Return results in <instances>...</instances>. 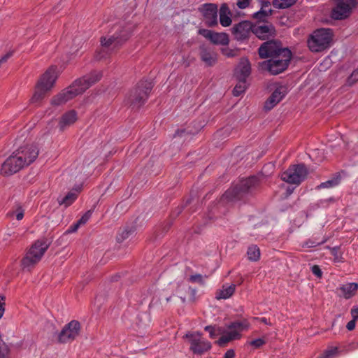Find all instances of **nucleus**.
Instances as JSON below:
<instances>
[{
  "mask_svg": "<svg viewBox=\"0 0 358 358\" xmlns=\"http://www.w3.org/2000/svg\"><path fill=\"white\" fill-rule=\"evenodd\" d=\"M77 120V113L74 110H69L64 113L59 122V127L64 130L66 127L73 124Z\"/></svg>",
  "mask_w": 358,
  "mask_h": 358,
  "instance_id": "obj_25",
  "label": "nucleus"
},
{
  "mask_svg": "<svg viewBox=\"0 0 358 358\" xmlns=\"http://www.w3.org/2000/svg\"><path fill=\"white\" fill-rule=\"evenodd\" d=\"M287 89L285 86L278 87L268 98L264 103V108L267 110H271L287 94Z\"/></svg>",
  "mask_w": 358,
  "mask_h": 358,
  "instance_id": "obj_19",
  "label": "nucleus"
},
{
  "mask_svg": "<svg viewBox=\"0 0 358 358\" xmlns=\"http://www.w3.org/2000/svg\"><path fill=\"white\" fill-rule=\"evenodd\" d=\"M358 80V68L355 70L348 78V83L352 85Z\"/></svg>",
  "mask_w": 358,
  "mask_h": 358,
  "instance_id": "obj_43",
  "label": "nucleus"
},
{
  "mask_svg": "<svg viewBox=\"0 0 358 358\" xmlns=\"http://www.w3.org/2000/svg\"><path fill=\"white\" fill-rule=\"evenodd\" d=\"M103 57V56L100 55V56H99V59H101V58H102Z\"/></svg>",
  "mask_w": 358,
  "mask_h": 358,
  "instance_id": "obj_58",
  "label": "nucleus"
},
{
  "mask_svg": "<svg viewBox=\"0 0 358 358\" xmlns=\"http://www.w3.org/2000/svg\"><path fill=\"white\" fill-rule=\"evenodd\" d=\"M78 50V47L75 48L74 50H72V53H76Z\"/></svg>",
  "mask_w": 358,
  "mask_h": 358,
  "instance_id": "obj_56",
  "label": "nucleus"
},
{
  "mask_svg": "<svg viewBox=\"0 0 358 358\" xmlns=\"http://www.w3.org/2000/svg\"><path fill=\"white\" fill-rule=\"evenodd\" d=\"M9 348L2 340L0 335V358H9Z\"/></svg>",
  "mask_w": 358,
  "mask_h": 358,
  "instance_id": "obj_35",
  "label": "nucleus"
},
{
  "mask_svg": "<svg viewBox=\"0 0 358 358\" xmlns=\"http://www.w3.org/2000/svg\"><path fill=\"white\" fill-rule=\"evenodd\" d=\"M339 353L338 348L329 346L317 358H334Z\"/></svg>",
  "mask_w": 358,
  "mask_h": 358,
  "instance_id": "obj_32",
  "label": "nucleus"
},
{
  "mask_svg": "<svg viewBox=\"0 0 358 358\" xmlns=\"http://www.w3.org/2000/svg\"><path fill=\"white\" fill-rule=\"evenodd\" d=\"M266 343V341L262 338H257L250 342V345L255 348H259Z\"/></svg>",
  "mask_w": 358,
  "mask_h": 358,
  "instance_id": "obj_41",
  "label": "nucleus"
},
{
  "mask_svg": "<svg viewBox=\"0 0 358 358\" xmlns=\"http://www.w3.org/2000/svg\"><path fill=\"white\" fill-rule=\"evenodd\" d=\"M248 257L250 261L256 262L260 257V251L257 245H251L248 249Z\"/></svg>",
  "mask_w": 358,
  "mask_h": 358,
  "instance_id": "obj_31",
  "label": "nucleus"
},
{
  "mask_svg": "<svg viewBox=\"0 0 358 358\" xmlns=\"http://www.w3.org/2000/svg\"><path fill=\"white\" fill-rule=\"evenodd\" d=\"M283 50H289L281 48L280 43L275 41L264 43L259 48V55L261 58H271L281 54Z\"/></svg>",
  "mask_w": 358,
  "mask_h": 358,
  "instance_id": "obj_15",
  "label": "nucleus"
},
{
  "mask_svg": "<svg viewBox=\"0 0 358 358\" xmlns=\"http://www.w3.org/2000/svg\"><path fill=\"white\" fill-rule=\"evenodd\" d=\"M291 59V51L283 50L281 54L260 63L259 66L272 75H278L287 69Z\"/></svg>",
  "mask_w": 358,
  "mask_h": 358,
  "instance_id": "obj_7",
  "label": "nucleus"
},
{
  "mask_svg": "<svg viewBox=\"0 0 358 358\" xmlns=\"http://www.w3.org/2000/svg\"><path fill=\"white\" fill-rule=\"evenodd\" d=\"M234 357L235 352L232 349L228 350L224 355V358H234Z\"/></svg>",
  "mask_w": 358,
  "mask_h": 358,
  "instance_id": "obj_50",
  "label": "nucleus"
},
{
  "mask_svg": "<svg viewBox=\"0 0 358 358\" xmlns=\"http://www.w3.org/2000/svg\"><path fill=\"white\" fill-rule=\"evenodd\" d=\"M189 280L192 282H198L201 285L204 283L203 276L201 274L192 275Z\"/></svg>",
  "mask_w": 358,
  "mask_h": 358,
  "instance_id": "obj_40",
  "label": "nucleus"
},
{
  "mask_svg": "<svg viewBox=\"0 0 358 358\" xmlns=\"http://www.w3.org/2000/svg\"><path fill=\"white\" fill-rule=\"evenodd\" d=\"M187 289H188V290L191 291V292L192 293L193 295H194V294H195L194 289H192L190 287H188Z\"/></svg>",
  "mask_w": 358,
  "mask_h": 358,
  "instance_id": "obj_54",
  "label": "nucleus"
},
{
  "mask_svg": "<svg viewBox=\"0 0 358 358\" xmlns=\"http://www.w3.org/2000/svg\"><path fill=\"white\" fill-rule=\"evenodd\" d=\"M355 325H356V320L353 319L348 322V324L346 325V328L349 331H352L355 328Z\"/></svg>",
  "mask_w": 358,
  "mask_h": 358,
  "instance_id": "obj_49",
  "label": "nucleus"
},
{
  "mask_svg": "<svg viewBox=\"0 0 358 358\" xmlns=\"http://www.w3.org/2000/svg\"><path fill=\"white\" fill-rule=\"evenodd\" d=\"M358 290V284L357 282H348L341 285L336 289V293L338 296L349 299L353 297Z\"/></svg>",
  "mask_w": 358,
  "mask_h": 358,
  "instance_id": "obj_22",
  "label": "nucleus"
},
{
  "mask_svg": "<svg viewBox=\"0 0 358 358\" xmlns=\"http://www.w3.org/2000/svg\"><path fill=\"white\" fill-rule=\"evenodd\" d=\"M200 57L208 66H213L217 62V54L210 48L205 46L200 48Z\"/></svg>",
  "mask_w": 358,
  "mask_h": 358,
  "instance_id": "obj_24",
  "label": "nucleus"
},
{
  "mask_svg": "<svg viewBox=\"0 0 358 358\" xmlns=\"http://www.w3.org/2000/svg\"><path fill=\"white\" fill-rule=\"evenodd\" d=\"M24 210L22 207L18 206L15 211L10 213V215H15L17 220L20 221L23 219Z\"/></svg>",
  "mask_w": 358,
  "mask_h": 358,
  "instance_id": "obj_37",
  "label": "nucleus"
},
{
  "mask_svg": "<svg viewBox=\"0 0 358 358\" xmlns=\"http://www.w3.org/2000/svg\"><path fill=\"white\" fill-rule=\"evenodd\" d=\"M49 245L45 241H35L21 260L22 268L28 271H31L41 261Z\"/></svg>",
  "mask_w": 358,
  "mask_h": 358,
  "instance_id": "obj_4",
  "label": "nucleus"
},
{
  "mask_svg": "<svg viewBox=\"0 0 358 358\" xmlns=\"http://www.w3.org/2000/svg\"><path fill=\"white\" fill-rule=\"evenodd\" d=\"M57 69V66H52L41 76L31 97L32 103H39L45 96L46 93L52 88L58 76Z\"/></svg>",
  "mask_w": 358,
  "mask_h": 358,
  "instance_id": "obj_3",
  "label": "nucleus"
},
{
  "mask_svg": "<svg viewBox=\"0 0 358 358\" xmlns=\"http://www.w3.org/2000/svg\"><path fill=\"white\" fill-rule=\"evenodd\" d=\"M357 345H358V343H357Z\"/></svg>",
  "mask_w": 358,
  "mask_h": 358,
  "instance_id": "obj_59",
  "label": "nucleus"
},
{
  "mask_svg": "<svg viewBox=\"0 0 358 358\" xmlns=\"http://www.w3.org/2000/svg\"><path fill=\"white\" fill-rule=\"evenodd\" d=\"M253 34L262 40L268 39L275 36V29L270 23L253 24Z\"/></svg>",
  "mask_w": 358,
  "mask_h": 358,
  "instance_id": "obj_18",
  "label": "nucleus"
},
{
  "mask_svg": "<svg viewBox=\"0 0 358 358\" xmlns=\"http://www.w3.org/2000/svg\"><path fill=\"white\" fill-rule=\"evenodd\" d=\"M231 32L236 40H244L253 33V24L249 21H242L234 25Z\"/></svg>",
  "mask_w": 358,
  "mask_h": 358,
  "instance_id": "obj_16",
  "label": "nucleus"
},
{
  "mask_svg": "<svg viewBox=\"0 0 358 358\" xmlns=\"http://www.w3.org/2000/svg\"><path fill=\"white\" fill-rule=\"evenodd\" d=\"M332 38L331 29L324 28L317 29L308 38V48L313 52H322L330 47Z\"/></svg>",
  "mask_w": 358,
  "mask_h": 358,
  "instance_id": "obj_5",
  "label": "nucleus"
},
{
  "mask_svg": "<svg viewBox=\"0 0 358 358\" xmlns=\"http://www.w3.org/2000/svg\"><path fill=\"white\" fill-rule=\"evenodd\" d=\"M350 313L353 319L357 320L358 319V307L352 308L351 309Z\"/></svg>",
  "mask_w": 358,
  "mask_h": 358,
  "instance_id": "obj_51",
  "label": "nucleus"
},
{
  "mask_svg": "<svg viewBox=\"0 0 358 358\" xmlns=\"http://www.w3.org/2000/svg\"><path fill=\"white\" fill-rule=\"evenodd\" d=\"M152 89V84L148 80L140 81L137 86L131 91L127 97V101L134 106L139 107L143 105L148 97Z\"/></svg>",
  "mask_w": 358,
  "mask_h": 358,
  "instance_id": "obj_9",
  "label": "nucleus"
},
{
  "mask_svg": "<svg viewBox=\"0 0 358 358\" xmlns=\"http://www.w3.org/2000/svg\"><path fill=\"white\" fill-rule=\"evenodd\" d=\"M308 174V170L305 164H294L282 173L281 179L287 183L299 185L307 178Z\"/></svg>",
  "mask_w": 358,
  "mask_h": 358,
  "instance_id": "obj_10",
  "label": "nucleus"
},
{
  "mask_svg": "<svg viewBox=\"0 0 358 358\" xmlns=\"http://www.w3.org/2000/svg\"><path fill=\"white\" fill-rule=\"evenodd\" d=\"M235 289L236 285L234 284L231 285H223L222 289L217 294V299H229L234 294Z\"/></svg>",
  "mask_w": 358,
  "mask_h": 358,
  "instance_id": "obj_28",
  "label": "nucleus"
},
{
  "mask_svg": "<svg viewBox=\"0 0 358 358\" xmlns=\"http://www.w3.org/2000/svg\"><path fill=\"white\" fill-rule=\"evenodd\" d=\"M357 5L356 0H334L331 17L335 20H343L350 16Z\"/></svg>",
  "mask_w": 358,
  "mask_h": 358,
  "instance_id": "obj_13",
  "label": "nucleus"
},
{
  "mask_svg": "<svg viewBox=\"0 0 358 358\" xmlns=\"http://www.w3.org/2000/svg\"><path fill=\"white\" fill-rule=\"evenodd\" d=\"M271 8L270 4L267 1H264L262 4L261 9L253 14V18L264 22L265 19L271 14Z\"/></svg>",
  "mask_w": 358,
  "mask_h": 358,
  "instance_id": "obj_27",
  "label": "nucleus"
},
{
  "mask_svg": "<svg viewBox=\"0 0 358 358\" xmlns=\"http://www.w3.org/2000/svg\"><path fill=\"white\" fill-rule=\"evenodd\" d=\"M13 52L10 51L1 57L0 58V66H1L3 64L7 62V61L13 56Z\"/></svg>",
  "mask_w": 358,
  "mask_h": 358,
  "instance_id": "obj_46",
  "label": "nucleus"
},
{
  "mask_svg": "<svg viewBox=\"0 0 358 358\" xmlns=\"http://www.w3.org/2000/svg\"><path fill=\"white\" fill-rule=\"evenodd\" d=\"M297 0H273V6L278 8H287L294 5Z\"/></svg>",
  "mask_w": 358,
  "mask_h": 358,
  "instance_id": "obj_33",
  "label": "nucleus"
},
{
  "mask_svg": "<svg viewBox=\"0 0 358 358\" xmlns=\"http://www.w3.org/2000/svg\"><path fill=\"white\" fill-rule=\"evenodd\" d=\"M203 15L208 27L217 24V6L215 4H205Z\"/></svg>",
  "mask_w": 358,
  "mask_h": 358,
  "instance_id": "obj_21",
  "label": "nucleus"
},
{
  "mask_svg": "<svg viewBox=\"0 0 358 358\" xmlns=\"http://www.w3.org/2000/svg\"><path fill=\"white\" fill-rule=\"evenodd\" d=\"M185 337L188 339L189 350L195 355H203L212 347L210 342L203 338L199 331L189 332Z\"/></svg>",
  "mask_w": 358,
  "mask_h": 358,
  "instance_id": "obj_11",
  "label": "nucleus"
},
{
  "mask_svg": "<svg viewBox=\"0 0 358 358\" xmlns=\"http://www.w3.org/2000/svg\"><path fill=\"white\" fill-rule=\"evenodd\" d=\"M102 77L101 71H92L90 73L75 80L69 87L63 90L57 95L52 97L51 104L60 106L83 94L92 85L98 82Z\"/></svg>",
  "mask_w": 358,
  "mask_h": 358,
  "instance_id": "obj_1",
  "label": "nucleus"
},
{
  "mask_svg": "<svg viewBox=\"0 0 358 358\" xmlns=\"http://www.w3.org/2000/svg\"><path fill=\"white\" fill-rule=\"evenodd\" d=\"M331 255L334 257V262H343V258L341 253L339 252V248L334 247L329 248Z\"/></svg>",
  "mask_w": 358,
  "mask_h": 358,
  "instance_id": "obj_36",
  "label": "nucleus"
},
{
  "mask_svg": "<svg viewBox=\"0 0 358 358\" xmlns=\"http://www.w3.org/2000/svg\"><path fill=\"white\" fill-rule=\"evenodd\" d=\"M220 22L223 27H229L231 24V12L226 3L221 5L219 10Z\"/></svg>",
  "mask_w": 358,
  "mask_h": 358,
  "instance_id": "obj_26",
  "label": "nucleus"
},
{
  "mask_svg": "<svg viewBox=\"0 0 358 358\" xmlns=\"http://www.w3.org/2000/svg\"><path fill=\"white\" fill-rule=\"evenodd\" d=\"M78 194L70 192L65 196L58 198L57 201L60 206L64 205L65 208L71 206L77 199Z\"/></svg>",
  "mask_w": 358,
  "mask_h": 358,
  "instance_id": "obj_29",
  "label": "nucleus"
},
{
  "mask_svg": "<svg viewBox=\"0 0 358 358\" xmlns=\"http://www.w3.org/2000/svg\"><path fill=\"white\" fill-rule=\"evenodd\" d=\"M131 234V230H129L127 229H125L122 231L121 234H119L117 236L118 241H122L123 240L127 238L129 236V234Z\"/></svg>",
  "mask_w": 358,
  "mask_h": 358,
  "instance_id": "obj_44",
  "label": "nucleus"
},
{
  "mask_svg": "<svg viewBox=\"0 0 358 358\" xmlns=\"http://www.w3.org/2000/svg\"><path fill=\"white\" fill-rule=\"evenodd\" d=\"M131 35V31L126 27H118L112 36L101 38V44L103 51H113L119 48Z\"/></svg>",
  "mask_w": 358,
  "mask_h": 358,
  "instance_id": "obj_8",
  "label": "nucleus"
},
{
  "mask_svg": "<svg viewBox=\"0 0 358 358\" xmlns=\"http://www.w3.org/2000/svg\"><path fill=\"white\" fill-rule=\"evenodd\" d=\"M179 297L180 298L182 303L185 302V297L184 296H180Z\"/></svg>",
  "mask_w": 358,
  "mask_h": 358,
  "instance_id": "obj_55",
  "label": "nucleus"
},
{
  "mask_svg": "<svg viewBox=\"0 0 358 358\" xmlns=\"http://www.w3.org/2000/svg\"><path fill=\"white\" fill-rule=\"evenodd\" d=\"M250 0H238L236 5L239 8L244 9L249 6Z\"/></svg>",
  "mask_w": 358,
  "mask_h": 358,
  "instance_id": "obj_47",
  "label": "nucleus"
},
{
  "mask_svg": "<svg viewBox=\"0 0 358 358\" xmlns=\"http://www.w3.org/2000/svg\"><path fill=\"white\" fill-rule=\"evenodd\" d=\"M311 271L313 275L317 276L318 278H321L322 276V271L318 265H313L311 267Z\"/></svg>",
  "mask_w": 358,
  "mask_h": 358,
  "instance_id": "obj_42",
  "label": "nucleus"
},
{
  "mask_svg": "<svg viewBox=\"0 0 358 358\" xmlns=\"http://www.w3.org/2000/svg\"><path fill=\"white\" fill-rule=\"evenodd\" d=\"M341 181L340 176H337L329 180H327L324 182H322L320 185L317 186V189H324V188H332L337 186Z\"/></svg>",
  "mask_w": 358,
  "mask_h": 358,
  "instance_id": "obj_30",
  "label": "nucleus"
},
{
  "mask_svg": "<svg viewBox=\"0 0 358 358\" xmlns=\"http://www.w3.org/2000/svg\"><path fill=\"white\" fill-rule=\"evenodd\" d=\"M199 34L216 45H228L229 39L225 33H217L206 29H201Z\"/></svg>",
  "mask_w": 358,
  "mask_h": 358,
  "instance_id": "obj_17",
  "label": "nucleus"
},
{
  "mask_svg": "<svg viewBox=\"0 0 358 358\" xmlns=\"http://www.w3.org/2000/svg\"><path fill=\"white\" fill-rule=\"evenodd\" d=\"M324 242H325V240L322 241L321 242H316V241H314L312 240H308L302 244V247L311 248L316 247L319 245H321V244L324 243Z\"/></svg>",
  "mask_w": 358,
  "mask_h": 358,
  "instance_id": "obj_38",
  "label": "nucleus"
},
{
  "mask_svg": "<svg viewBox=\"0 0 358 358\" xmlns=\"http://www.w3.org/2000/svg\"><path fill=\"white\" fill-rule=\"evenodd\" d=\"M5 300L6 297L3 295H0V319L3 317L5 311Z\"/></svg>",
  "mask_w": 358,
  "mask_h": 358,
  "instance_id": "obj_45",
  "label": "nucleus"
},
{
  "mask_svg": "<svg viewBox=\"0 0 358 358\" xmlns=\"http://www.w3.org/2000/svg\"><path fill=\"white\" fill-rule=\"evenodd\" d=\"M250 323L247 320L232 322L226 325V327L216 326H206L204 330L208 331L210 338H215L218 335L220 338L216 341L220 346H224L228 343L238 340L241 338V333L248 330Z\"/></svg>",
  "mask_w": 358,
  "mask_h": 358,
  "instance_id": "obj_2",
  "label": "nucleus"
},
{
  "mask_svg": "<svg viewBox=\"0 0 358 358\" xmlns=\"http://www.w3.org/2000/svg\"><path fill=\"white\" fill-rule=\"evenodd\" d=\"M80 324L77 320H72L66 324L59 334L60 343H66L73 341L80 334Z\"/></svg>",
  "mask_w": 358,
  "mask_h": 358,
  "instance_id": "obj_14",
  "label": "nucleus"
},
{
  "mask_svg": "<svg viewBox=\"0 0 358 358\" xmlns=\"http://www.w3.org/2000/svg\"><path fill=\"white\" fill-rule=\"evenodd\" d=\"M238 83L235 86L233 90V94L235 96H240L242 93H243L246 88V80H238Z\"/></svg>",
  "mask_w": 358,
  "mask_h": 358,
  "instance_id": "obj_34",
  "label": "nucleus"
},
{
  "mask_svg": "<svg viewBox=\"0 0 358 358\" xmlns=\"http://www.w3.org/2000/svg\"><path fill=\"white\" fill-rule=\"evenodd\" d=\"M21 169L22 166H20L17 157H15L13 152L3 163L1 171L3 175H12L20 171Z\"/></svg>",
  "mask_w": 358,
  "mask_h": 358,
  "instance_id": "obj_20",
  "label": "nucleus"
},
{
  "mask_svg": "<svg viewBox=\"0 0 358 358\" xmlns=\"http://www.w3.org/2000/svg\"><path fill=\"white\" fill-rule=\"evenodd\" d=\"M38 148L34 145H27L19 148L14 154L22 166V169L33 163L38 155Z\"/></svg>",
  "mask_w": 358,
  "mask_h": 358,
  "instance_id": "obj_12",
  "label": "nucleus"
},
{
  "mask_svg": "<svg viewBox=\"0 0 358 358\" xmlns=\"http://www.w3.org/2000/svg\"><path fill=\"white\" fill-rule=\"evenodd\" d=\"M222 52L224 55H226L228 57H231L234 56L233 50H229V49H224L222 50Z\"/></svg>",
  "mask_w": 358,
  "mask_h": 358,
  "instance_id": "obj_52",
  "label": "nucleus"
},
{
  "mask_svg": "<svg viewBox=\"0 0 358 358\" xmlns=\"http://www.w3.org/2000/svg\"><path fill=\"white\" fill-rule=\"evenodd\" d=\"M251 72V66L249 61L243 59L236 69V75L238 80H246Z\"/></svg>",
  "mask_w": 358,
  "mask_h": 358,
  "instance_id": "obj_23",
  "label": "nucleus"
},
{
  "mask_svg": "<svg viewBox=\"0 0 358 358\" xmlns=\"http://www.w3.org/2000/svg\"><path fill=\"white\" fill-rule=\"evenodd\" d=\"M258 184L259 180L255 176L243 179L239 183L225 192L223 199L229 201L241 200L245 194L255 188Z\"/></svg>",
  "mask_w": 358,
  "mask_h": 358,
  "instance_id": "obj_6",
  "label": "nucleus"
},
{
  "mask_svg": "<svg viewBox=\"0 0 358 358\" xmlns=\"http://www.w3.org/2000/svg\"><path fill=\"white\" fill-rule=\"evenodd\" d=\"M260 321L267 325H271V322H268V319L266 317H262L260 318Z\"/></svg>",
  "mask_w": 358,
  "mask_h": 358,
  "instance_id": "obj_53",
  "label": "nucleus"
},
{
  "mask_svg": "<svg viewBox=\"0 0 358 358\" xmlns=\"http://www.w3.org/2000/svg\"><path fill=\"white\" fill-rule=\"evenodd\" d=\"M170 301H171V297H168V298H166V301H167V302H169Z\"/></svg>",
  "mask_w": 358,
  "mask_h": 358,
  "instance_id": "obj_57",
  "label": "nucleus"
},
{
  "mask_svg": "<svg viewBox=\"0 0 358 358\" xmlns=\"http://www.w3.org/2000/svg\"><path fill=\"white\" fill-rule=\"evenodd\" d=\"M92 213L91 210L87 211L77 222L80 226L86 224L91 217Z\"/></svg>",
  "mask_w": 358,
  "mask_h": 358,
  "instance_id": "obj_39",
  "label": "nucleus"
},
{
  "mask_svg": "<svg viewBox=\"0 0 358 358\" xmlns=\"http://www.w3.org/2000/svg\"><path fill=\"white\" fill-rule=\"evenodd\" d=\"M80 227V225L79 224V223L78 222H76L69 227V229L66 230V233H68V234L74 233V232L77 231V230L79 229Z\"/></svg>",
  "mask_w": 358,
  "mask_h": 358,
  "instance_id": "obj_48",
  "label": "nucleus"
}]
</instances>
